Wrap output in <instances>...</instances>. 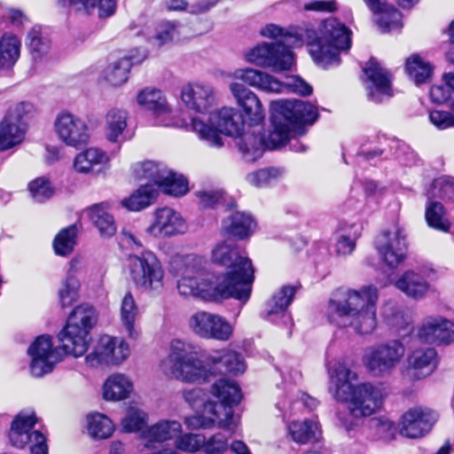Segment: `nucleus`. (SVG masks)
<instances>
[{
	"label": "nucleus",
	"mask_w": 454,
	"mask_h": 454,
	"mask_svg": "<svg viewBox=\"0 0 454 454\" xmlns=\"http://www.w3.org/2000/svg\"><path fill=\"white\" fill-rule=\"evenodd\" d=\"M211 313L207 311H197L192 314L189 318V327L197 335L205 338L209 333H212L209 328Z\"/></svg>",
	"instance_id": "nucleus-62"
},
{
	"label": "nucleus",
	"mask_w": 454,
	"mask_h": 454,
	"mask_svg": "<svg viewBox=\"0 0 454 454\" xmlns=\"http://www.w3.org/2000/svg\"><path fill=\"white\" fill-rule=\"evenodd\" d=\"M295 292V287L292 286H285L276 292L271 299L266 303V317L272 321H274L275 316H281L282 317L289 318L286 315V309L292 302Z\"/></svg>",
	"instance_id": "nucleus-39"
},
{
	"label": "nucleus",
	"mask_w": 454,
	"mask_h": 454,
	"mask_svg": "<svg viewBox=\"0 0 454 454\" xmlns=\"http://www.w3.org/2000/svg\"><path fill=\"white\" fill-rule=\"evenodd\" d=\"M177 439L176 447L189 452H194L200 448L203 450L205 443V435L201 434H186Z\"/></svg>",
	"instance_id": "nucleus-64"
},
{
	"label": "nucleus",
	"mask_w": 454,
	"mask_h": 454,
	"mask_svg": "<svg viewBox=\"0 0 454 454\" xmlns=\"http://www.w3.org/2000/svg\"><path fill=\"white\" fill-rule=\"evenodd\" d=\"M37 418L34 411H22L13 419L9 434L12 444L17 448L29 445L31 454H48L45 436L35 430Z\"/></svg>",
	"instance_id": "nucleus-12"
},
{
	"label": "nucleus",
	"mask_w": 454,
	"mask_h": 454,
	"mask_svg": "<svg viewBox=\"0 0 454 454\" xmlns=\"http://www.w3.org/2000/svg\"><path fill=\"white\" fill-rule=\"evenodd\" d=\"M26 44L34 59H42L50 52L51 43L41 27H34L27 33Z\"/></svg>",
	"instance_id": "nucleus-45"
},
{
	"label": "nucleus",
	"mask_w": 454,
	"mask_h": 454,
	"mask_svg": "<svg viewBox=\"0 0 454 454\" xmlns=\"http://www.w3.org/2000/svg\"><path fill=\"white\" fill-rule=\"evenodd\" d=\"M33 110V105L28 102L18 103L8 109L0 121V151L9 150L24 140L27 131L25 119Z\"/></svg>",
	"instance_id": "nucleus-13"
},
{
	"label": "nucleus",
	"mask_w": 454,
	"mask_h": 454,
	"mask_svg": "<svg viewBox=\"0 0 454 454\" xmlns=\"http://www.w3.org/2000/svg\"><path fill=\"white\" fill-rule=\"evenodd\" d=\"M76 264L77 261H71L67 277L60 284L58 295L62 307L71 306L79 297L80 282L74 274Z\"/></svg>",
	"instance_id": "nucleus-43"
},
{
	"label": "nucleus",
	"mask_w": 454,
	"mask_h": 454,
	"mask_svg": "<svg viewBox=\"0 0 454 454\" xmlns=\"http://www.w3.org/2000/svg\"><path fill=\"white\" fill-rule=\"evenodd\" d=\"M211 258L213 262L226 268L224 273L213 275L214 278L229 287L231 298L246 303L250 298L254 281L252 262L242 255L231 240L217 243L212 249Z\"/></svg>",
	"instance_id": "nucleus-4"
},
{
	"label": "nucleus",
	"mask_w": 454,
	"mask_h": 454,
	"mask_svg": "<svg viewBox=\"0 0 454 454\" xmlns=\"http://www.w3.org/2000/svg\"><path fill=\"white\" fill-rule=\"evenodd\" d=\"M166 373L187 383H202L211 375L207 366L199 359L198 353L177 365H171Z\"/></svg>",
	"instance_id": "nucleus-28"
},
{
	"label": "nucleus",
	"mask_w": 454,
	"mask_h": 454,
	"mask_svg": "<svg viewBox=\"0 0 454 454\" xmlns=\"http://www.w3.org/2000/svg\"><path fill=\"white\" fill-rule=\"evenodd\" d=\"M133 391V383L124 374L114 373L107 378L103 387V396L107 401L128 398Z\"/></svg>",
	"instance_id": "nucleus-37"
},
{
	"label": "nucleus",
	"mask_w": 454,
	"mask_h": 454,
	"mask_svg": "<svg viewBox=\"0 0 454 454\" xmlns=\"http://www.w3.org/2000/svg\"><path fill=\"white\" fill-rule=\"evenodd\" d=\"M187 231L183 216L171 207L158 208L153 213V221L145 231L154 238H170L182 235Z\"/></svg>",
	"instance_id": "nucleus-22"
},
{
	"label": "nucleus",
	"mask_w": 454,
	"mask_h": 454,
	"mask_svg": "<svg viewBox=\"0 0 454 454\" xmlns=\"http://www.w3.org/2000/svg\"><path fill=\"white\" fill-rule=\"evenodd\" d=\"M403 376L410 381L420 380L429 376L436 368L437 353L433 348H419L407 356Z\"/></svg>",
	"instance_id": "nucleus-25"
},
{
	"label": "nucleus",
	"mask_w": 454,
	"mask_h": 454,
	"mask_svg": "<svg viewBox=\"0 0 454 454\" xmlns=\"http://www.w3.org/2000/svg\"><path fill=\"white\" fill-rule=\"evenodd\" d=\"M77 228L75 224L62 229L53 240V248L58 255L66 256L72 253L76 245Z\"/></svg>",
	"instance_id": "nucleus-53"
},
{
	"label": "nucleus",
	"mask_w": 454,
	"mask_h": 454,
	"mask_svg": "<svg viewBox=\"0 0 454 454\" xmlns=\"http://www.w3.org/2000/svg\"><path fill=\"white\" fill-rule=\"evenodd\" d=\"M31 197L36 202H43L51 199L54 193V188L51 181L46 177H38L28 184Z\"/></svg>",
	"instance_id": "nucleus-60"
},
{
	"label": "nucleus",
	"mask_w": 454,
	"mask_h": 454,
	"mask_svg": "<svg viewBox=\"0 0 454 454\" xmlns=\"http://www.w3.org/2000/svg\"><path fill=\"white\" fill-rule=\"evenodd\" d=\"M159 188L166 194L183 196L188 192V182L181 175L168 170Z\"/></svg>",
	"instance_id": "nucleus-56"
},
{
	"label": "nucleus",
	"mask_w": 454,
	"mask_h": 454,
	"mask_svg": "<svg viewBox=\"0 0 454 454\" xmlns=\"http://www.w3.org/2000/svg\"><path fill=\"white\" fill-rule=\"evenodd\" d=\"M437 419V413L430 408H411L402 417L400 434L408 438L423 437L432 430Z\"/></svg>",
	"instance_id": "nucleus-21"
},
{
	"label": "nucleus",
	"mask_w": 454,
	"mask_h": 454,
	"mask_svg": "<svg viewBox=\"0 0 454 454\" xmlns=\"http://www.w3.org/2000/svg\"><path fill=\"white\" fill-rule=\"evenodd\" d=\"M436 278L435 270L428 265L403 271L395 286L409 298L424 299L432 290L431 281Z\"/></svg>",
	"instance_id": "nucleus-17"
},
{
	"label": "nucleus",
	"mask_w": 454,
	"mask_h": 454,
	"mask_svg": "<svg viewBox=\"0 0 454 454\" xmlns=\"http://www.w3.org/2000/svg\"><path fill=\"white\" fill-rule=\"evenodd\" d=\"M145 55L143 53L139 59L134 56L123 57L109 64L102 73V78L111 86H121L124 84L129 78V70L134 64L140 63Z\"/></svg>",
	"instance_id": "nucleus-33"
},
{
	"label": "nucleus",
	"mask_w": 454,
	"mask_h": 454,
	"mask_svg": "<svg viewBox=\"0 0 454 454\" xmlns=\"http://www.w3.org/2000/svg\"><path fill=\"white\" fill-rule=\"evenodd\" d=\"M377 287L338 289L328 304V319L339 327L351 328L360 335L372 334L377 327Z\"/></svg>",
	"instance_id": "nucleus-1"
},
{
	"label": "nucleus",
	"mask_w": 454,
	"mask_h": 454,
	"mask_svg": "<svg viewBox=\"0 0 454 454\" xmlns=\"http://www.w3.org/2000/svg\"><path fill=\"white\" fill-rule=\"evenodd\" d=\"M109 157L106 152L97 147H90L79 153L74 159L73 168L78 174L89 175L98 173V167L108 164Z\"/></svg>",
	"instance_id": "nucleus-31"
},
{
	"label": "nucleus",
	"mask_w": 454,
	"mask_h": 454,
	"mask_svg": "<svg viewBox=\"0 0 454 454\" xmlns=\"http://www.w3.org/2000/svg\"><path fill=\"white\" fill-rule=\"evenodd\" d=\"M137 102L139 106L152 112L156 117L171 113V107L162 91L153 88L140 90L137 96Z\"/></svg>",
	"instance_id": "nucleus-35"
},
{
	"label": "nucleus",
	"mask_w": 454,
	"mask_h": 454,
	"mask_svg": "<svg viewBox=\"0 0 454 454\" xmlns=\"http://www.w3.org/2000/svg\"><path fill=\"white\" fill-rule=\"evenodd\" d=\"M147 414L137 406H130L127 409L126 414L121 420L122 430L128 433L140 431L146 424Z\"/></svg>",
	"instance_id": "nucleus-58"
},
{
	"label": "nucleus",
	"mask_w": 454,
	"mask_h": 454,
	"mask_svg": "<svg viewBox=\"0 0 454 454\" xmlns=\"http://www.w3.org/2000/svg\"><path fill=\"white\" fill-rule=\"evenodd\" d=\"M371 11L379 15L377 23L383 32L399 28L402 14L386 0H364Z\"/></svg>",
	"instance_id": "nucleus-34"
},
{
	"label": "nucleus",
	"mask_w": 454,
	"mask_h": 454,
	"mask_svg": "<svg viewBox=\"0 0 454 454\" xmlns=\"http://www.w3.org/2000/svg\"><path fill=\"white\" fill-rule=\"evenodd\" d=\"M266 146L264 137L254 134H247L239 143V149L247 161H254L260 159Z\"/></svg>",
	"instance_id": "nucleus-51"
},
{
	"label": "nucleus",
	"mask_w": 454,
	"mask_h": 454,
	"mask_svg": "<svg viewBox=\"0 0 454 454\" xmlns=\"http://www.w3.org/2000/svg\"><path fill=\"white\" fill-rule=\"evenodd\" d=\"M288 434L297 443H309L320 434L318 423L312 419L294 420L288 426Z\"/></svg>",
	"instance_id": "nucleus-41"
},
{
	"label": "nucleus",
	"mask_w": 454,
	"mask_h": 454,
	"mask_svg": "<svg viewBox=\"0 0 454 454\" xmlns=\"http://www.w3.org/2000/svg\"><path fill=\"white\" fill-rule=\"evenodd\" d=\"M272 129L264 144L268 149H277L286 144L292 132L313 124L317 117V107L300 99H278L270 102Z\"/></svg>",
	"instance_id": "nucleus-5"
},
{
	"label": "nucleus",
	"mask_w": 454,
	"mask_h": 454,
	"mask_svg": "<svg viewBox=\"0 0 454 454\" xmlns=\"http://www.w3.org/2000/svg\"><path fill=\"white\" fill-rule=\"evenodd\" d=\"M245 59L250 64L273 72L288 70L294 63L292 51L280 43H259L245 53Z\"/></svg>",
	"instance_id": "nucleus-14"
},
{
	"label": "nucleus",
	"mask_w": 454,
	"mask_h": 454,
	"mask_svg": "<svg viewBox=\"0 0 454 454\" xmlns=\"http://www.w3.org/2000/svg\"><path fill=\"white\" fill-rule=\"evenodd\" d=\"M404 355V344L394 339L367 348L362 362L372 376L386 377L395 371Z\"/></svg>",
	"instance_id": "nucleus-11"
},
{
	"label": "nucleus",
	"mask_w": 454,
	"mask_h": 454,
	"mask_svg": "<svg viewBox=\"0 0 454 454\" xmlns=\"http://www.w3.org/2000/svg\"><path fill=\"white\" fill-rule=\"evenodd\" d=\"M369 86L370 97L380 101V95L391 96V78L389 73L374 59H371L364 67Z\"/></svg>",
	"instance_id": "nucleus-29"
},
{
	"label": "nucleus",
	"mask_w": 454,
	"mask_h": 454,
	"mask_svg": "<svg viewBox=\"0 0 454 454\" xmlns=\"http://www.w3.org/2000/svg\"><path fill=\"white\" fill-rule=\"evenodd\" d=\"M206 362L207 365L215 366L221 373L237 375L243 373L247 369L242 355L231 349L214 351L207 357Z\"/></svg>",
	"instance_id": "nucleus-30"
},
{
	"label": "nucleus",
	"mask_w": 454,
	"mask_h": 454,
	"mask_svg": "<svg viewBox=\"0 0 454 454\" xmlns=\"http://www.w3.org/2000/svg\"><path fill=\"white\" fill-rule=\"evenodd\" d=\"M120 314L122 326L128 337L133 340L137 339L140 332L135 323L138 316V307L130 292H128L121 300Z\"/></svg>",
	"instance_id": "nucleus-40"
},
{
	"label": "nucleus",
	"mask_w": 454,
	"mask_h": 454,
	"mask_svg": "<svg viewBox=\"0 0 454 454\" xmlns=\"http://www.w3.org/2000/svg\"><path fill=\"white\" fill-rule=\"evenodd\" d=\"M425 216L430 227L445 232L449 231L450 223L446 217L445 209L440 202H429L426 207Z\"/></svg>",
	"instance_id": "nucleus-54"
},
{
	"label": "nucleus",
	"mask_w": 454,
	"mask_h": 454,
	"mask_svg": "<svg viewBox=\"0 0 454 454\" xmlns=\"http://www.w3.org/2000/svg\"><path fill=\"white\" fill-rule=\"evenodd\" d=\"M54 129L60 141L78 148L90 139L89 128L83 119L67 111L60 112L54 121Z\"/></svg>",
	"instance_id": "nucleus-19"
},
{
	"label": "nucleus",
	"mask_w": 454,
	"mask_h": 454,
	"mask_svg": "<svg viewBox=\"0 0 454 454\" xmlns=\"http://www.w3.org/2000/svg\"><path fill=\"white\" fill-rule=\"evenodd\" d=\"M88 216L103 237H112L117 227L106 203L95 204L87 209Z\"/></svg>",
	"instance_id": "nucleus-38"
},
{
	"label": "nucleus",
	"mask_w": 454,
	"mask_h": 454,
	"mask_svg": "<svg viewBox=\"0 0 454 454\" xmlns=\"http://www.w3.org/2000/svg\"><path fill=\"white\" fill-rule=\"evenodd\" d=\"M27 353L31 358L30 372L35 377H42L51 372L59 361V354L49 335L37 337L28 348Z\"/></svg>",
	"instance_id": "nucleus-20"
},
{
	"label": "nucleus",
	"mask_w": 454,
	"mask_h": 454,
	"mask_svg": "<svg viewBox=\"0 0 454 454\" xmlns=\"http://www.w3.org/2000/svg\"><path fill=\"white\" fill-rule=\"evenodd\" d=\"M133 174L137 179H147L154 187L160 186L168 169L153 161L137 162L132 167Z\"/></svg>",
	"instance_id": "nucleus-49"
},
{
	"label": "nucleus",
	"mask_w": 454,
	"mask_h": 454,
	"mask_svg": "<svg viewBox=\"0 0 454 454\" xmlns=\"http://www.w3.org/2000/svg\"><path fill=\"white\" fill-rule=\"evenodd\" d=\"M156 193V188L151 184H146L141 185L129 197L123 199L121 205L129 211H139L153 203Z\"/></svg>",
	"instance_id": "nucleus-44"
},
{
	"label": "nucleus",
	"mask_w": 454,
	"mask_h": 454,
	"mask_svg": "<svg viewBox=\"0 0 454 454\" xmlns=\"http://www.w3.org/2000/svg\"><path fill=\"white\" fill-rule=\"evenodd\" d=\"M230 89L239 106L242 108L248 124H262L265 119V111L258 96L239 82L231 83Z\"/></svg>",
	"instance_id": "nucleus-26"
},
{
	"label": "nucleus",
	"mask_w": 454,
	"mask_h": 454,
	"mask_svg": "<svg viewBox=\"0 0 454 454\" xmlns=\"http://www.w3.org/2000/svg\"><path fill=\"white\" fill-rule=\"evenodd\" d=\"M387 325L399 334L406 335L413 331L411 320L408 313L395 307H389L384 312Z\"/></svg>",
	"instance_id": "nucleus-52"
},
{
	"label": "nucleus",
	"mask_w": 454,
	"mask_h": 454,
	"mask_svg": "<svg viewBox=\"0 0 454 454\" xmlns=\"http://www.w3.org/2000/svg\"><path fill=\"white\" fill-rule=\"evenodd\" d=\"M177 35V23L162 20L157 24L154 34L148 37V41L153 46L161 47L171 43Z\"/></svg>",
	"instance_id": "nucleus-55"
},
{
	"label": "nucleus",
	"mask_w": 454,
	"mask_h": 454,
	"mask_svg": "<svg viewBox=\"0 0 454 454\" xmlns=\"http://www.w3.org/2000/svg\"><path fill=\"white\" fill-rule=\"evenodd\" d=\"M87 428L90 436L98 439H106L114 431L112 420L105 414L98 412L87 416Z\"/></svg>",
	"instance_id": "nucleus-50"
},
{
	"label": "nucleus",
	"mask_w": 454,
	"mask_h": 454,
	"mask_svg": "<svg viewBox=\"0 0 454 454\" xmlns=\"http://www.w3.org/2000/svg\"><path fill=\"white\" fill-rule=\"evenodd\" d=\"M168 270L178 277L177 291L185 297H199L205 301H220L231 298L229 287L218 283L214 276L202 277L206 261L195 254H174L170 256Z\"/></svg>",
	"instance_id": "nucleus-3"
},
{
	"label": "nucleus",
	"mask_w": 454,
	"mask_h": 454,
	"mask_svg": "<svg viewBox=\"0 0 454 454\" xmlns=\"http://www.w3.org/2000/svg\"><path fill=\"white\" fill-rule=\"evenodd\" d=\"M181 99L188 109L203 114L215 106V90L206 82H188L181 90Z\"/></svg>",
	"instance_id": "nucleus-24"
},
{
	"label": "nucleus",
	"mask_w": 454,
	"mask_h": 454,
	"mask_svg": "<svg viewBox=\"0 0 454 454\" xmlns=\"http://www.w3.org/2000/svg\"><path fill=\"white\" fill-rule=\"evenodd\" d=\"M191 129L208 146L220 148L223 145V134L240 137L244 133L245 120L237 108L223 106L210 113L207 120L192 118Z\"/></svg>",
	"instance_id": "nucleus-7"
},
{
	"label": "nucleus",
	"mask_w": 454,
	"mask_h": 454,
	"mask_svg": "<svg viewBox=\"0 0 454 454\" xmlns=\"http://www.w3.org/2000/svg\"><path fill=\"white\" fill-rule=\"evenodd\" d=\"M418 337L431 344H450L454 342V323L442 316L427 317L418 330Z\"/></svg>",
	"instance_id": "nucleus-23"
},
{
	"label": "nucleus",
	"mask_w": 454,
	"mask_h": 454,
	"mask_svg": "<svg viewBox=\"0 0 454 454\" xmlns=\"http://www.w3.org/2000/svg\"><path fill=\"white\" fill-rule=\"evenodd\" d=\"M301 35L314 61L323 66L339 64L340 51L351 45V31L334 18L324 20L317 30L305 28Z\"/></svg>",
	"instance_id": "nucleus-6"
},
{
	"label": "nucleus",
	"mask_w": 454,
	"mask_h": 454,
	"mask_svg": "<svg viewBox=\"0 0 454 454\" xmlns=\"http://www.w3.org/2000/svg\"><path fill=\"white\" fill-rule=\"evenodd\" d=\"M195 346L181 340H173L169 345V354L166 360L160 364L161 370L166 373L171 365H177L197 354Z\"/></svg>",
	"instance_id": "nucleus-42"
},
{
	"label": "nucleus",
	"mask_w": 454,
	"mask_h": 454,
	"mask_svg": "<svg viewBox=\"0 0 454 454\" xmlns=\"http://www.w3.org/2000/svg\"><path fill=\"white\" fill-rule=\"evenodd\" d=\"M20 41L12 34H4L0 39V67H12L20 55Z\"/></svg>",
	"instance_id": "nucleus-47"
},
{
	"label": "nucleus",
	"mask_w": 454,
	"mask_h": 454,
	"mask_svg": "<svg viewBox=\"0 0 454 454\" xmlns=\"http://www.w3.org/2000/svg\"><path fill=\"white\" fill-rule=\"evenodd\" d=\"M328 373L330 394L337 402L347 404L350 416L368 417L380 409L387 395L382 385L370 382L354 385L357 374L342 362L329 367Z\"/></svg>",
	"instance_id": "nucleus-2"
},
{
	"label": "nucleus",
	"mask_w": 454,
	"mask_h": 454,
	"mask_svg": "<svg viewBox=\"0 0 454 454\" xmlns=\"http://www.w3.org/2000/svg\"><path fill=\"white\" fill-rule=\"evenodd\" d=\"M283 176V170L278 168L259 169L247 176V181L257 188L266 187L275 184Z\"/></svg>",
	"instance_id": "nucleus-57"
},
{
	"label": "nucleus",
	"mask_w": 454,
	"mask_h": 454,
	"mask_svg": "<svg viewBox=\"0 0 454 454\" xmlns=\"http://www.w3.org/2000/svg\"><path fill=\"white\" fill-rule=\"evenodd\" d=\"M97 321L98 315L92 306L82 304L75 307L58 335L60 348L74 357L83 356L89 348L90 333Z\"/></svg>",
	"instance_id": "nucleus-8"
},
{
	"label": "nucleus",
	"mask_w": 454,
	"mask_h": 454,
	"mask_svg": "<svg viewBox=\"0 0 454 454\" xmlns=\"http://www.w3.org/2000/svg\"><path fill=\"white\" fill-rule=\"evenodd\" d=\"M129 354V347L123 340L103 335L98 339L93 350L86 356L85 363L90 367L118 364L126 360Z\"/></svg>",
	"instance_id": "nucleus-18"
},
{
	"label": "nucleus",
	"mask_w": 454,
	"mask_h": 454,
	"mask_svg": "<svg viewBox=\"0 0 454 454\" xmlns=\"http://www.w3.org/2000/svg\"><path fill=\"white\" fill-rule=\"evenodd\" d=\"M130 278L136 288L150 297L160 296L165 288V270L159 257L150 250L128 258Z\"/></svg>",
	"instance_id": "nucleus-9"
},
{
	"label": "nucleus",
	"mask_w": 454,
	"mask_h": 454,
	"mask_svg": "<svg viewBox=\"0 0 454 454\" xmlns=\"http://www.w3.org/2000/svg\"><path fill=\"white\" fill-rule=\"evenodd\" d=\"M182 433V426L176 420H160L142 433L144 440L140 454H179L172 449L163 448L162 443L176 440Z\"/></svg>",
	"instance_id": "nucleus-16"
},
{
	"label": "nucleus",
	"mask_w": 454,
	"mask_h": 454,
	"mask_svg": "<svg viewBox=\"0 0 454 454\" xmlns=\"http://www.w3.org/2000/svg\"><path fill=\"white\" fill-rule=\"evenodd\" d=\"M255 227L252 216L244 212H234L223 220V230L231 236L243 239L250 236Z\"/></svg>",
	"instance_id": "nucleus-36"
},
{
	"label": "nucleus",
	"mask_w": 454,
	"mask_h": 454,
	"mask_svg": "<svg viewBox=\"0 0 454 454\" xmlns=\"http://www.w3.org/2000/svg\"><path fill=\"white\" fill-rule=\"evenodd\" d=\"M375 248L380 260L395 269L406 259L408 242L403 228L393 226L380 232L375 239Z\"/></svg>",
	"instance_id": "nucleus-15"
},
{
	"label": "nucleus",
	"mask_w": 454,
	"mask_h": 454,
	"mask_svg": "<svg viewBox=\"0 0 454 454\" xmlns=\"http://www.w3.org/2000/svg\"><path fill=\"white\" fill-rule=\"evenodd\" d=\"M431 196L452 200L454 198V178L441 176L435 179L431 186Z\"/></svg>",
	"instance_id": "nucleus-63"
},
{
	"label": "nucleus",
	"mask_w": 454,
	"mask_h": 454,
	"mask_svg": "<svg viewBox=\"0 0 454 454\" xmlns=\"http://www.w3.org/2000/svg\"><path fill=\"white\" fill-rule=\"evenodd\" d=\"M304 31V29H301L295 34H291L288 32H285V30L275 25V24H268L261 30V35L264 37L269 38H278L281 40L279 42H276L275 43H280L287 47L288 49L293 47H300L304 43V37L301 35V34Z\"/></svg>",
	"instance_id": "nucleus-48"
},
{
	"label": "nucleus",
	"mask_w": 454,
	"mask_h": 454,
	"mask_svg": "<svg viewBox=\"0 0 454 454\" xmlns=\"http://www.w3.org/2000/svg\"><path fill=\"white\" fill-rule=\"evenodd\" d=\"M211 394L218 402L214 404H222L224 409L231 412V425L234 423L232 405L238 404L242 398L241 390L233 380L220 379L211 387Z\"/></svg>",
	"instance_id": "nucleus-32"
},
{
	"label": "nucleus",
	"mask_w": 454,
	"mask_h": 454,
	"mask_svg": "<svg viewBox=\"0 0 454 454\" xmlns=\"http://www.w3.org/2000/svg\"><path fill=\"white\" fill-rule=\"evenodd\" d=\"M128 113L121 108H112L106 115V137L118 142L127 128Z\"/></svg>",
	"instance_id": "nucleus-46"
},
{
	"label": "nucleus",
	"mask_w": 454,
	"mask_h": 454,
	"mask_svg": "<svg viewBox=\"0 0 454 454\" xmlns=\"http://www.w3.org/2000/svg\"><path fill=\"white\" fill-rule=\"evenodd\" d=\"M184 423L192 429L210 428L215 425L231 428V412L222 404H214L212 401H208L204 406L203 414L187 417Z\"/></svg>",
	"instance_id": "nucleus-27"
},
{
	"label": "nucleus",
	"mask_w": 454,
	"mask_h": 454,
	"mask_svg": "<svg viewBox=\"0 0 454 454\" xmlns=\"http://www.w3.org/2000/svg\"><path fill=\"white\" fill-rule=\"evenodd\" d=\"M235 78L243 81L247 85L267 93H282L285 90L300 96H309L313 89L300 76H288L285 82H280L273 75L254 68L238 69Z\"/></svg>",
	"instance_id": "nucleus-10"
},
{
	"label": "nucleus",
	"mask_w": 454,
	"mask_h": 454,
	"mask_svg": "<svg viewBox=\"0 0 454 454\" xmlns=\"http://www.w3.org/2000/svg\"><path fill=\"white\" fill-rule=\"evenodd\" d=\"M406 70L409 76L417 84L425 82L432 73L431 66L423 61L418 55H413L407 59Z\"/></svg>",
	"instance_id": "nucleus-59"
},
{
	"label": "nucleus",
	"mask_w": 454,
	"mask_h": 454,
	"mask_svg": "<svg viewBox=\"0 0 454 454\" xmlns=\"http://www.w3.org/2000/svg\"><path fill=\"white\" fill-rule=\"evenodd\" d=\"M209 328L212 333L206 336V339H215L218 340H227L232 334V327L221 316L211 313Z\"/></svg>",
	"instance_id": "nucleus-61"
}]
</instances>
